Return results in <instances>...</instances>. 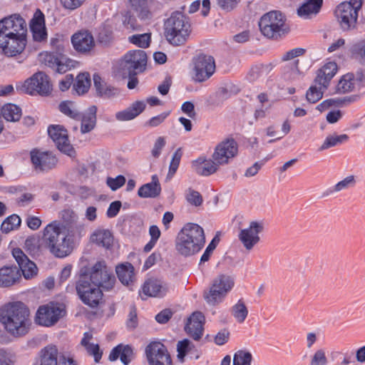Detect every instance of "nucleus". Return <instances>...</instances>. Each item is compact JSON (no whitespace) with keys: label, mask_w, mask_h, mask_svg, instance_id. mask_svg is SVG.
<instances>
[{"label":"nucleus","mask_w":365,"mask_h":365,"mask_svg":"<svg viewBox=\"0 0 365 365\" xmlns=\"http://www.w3.org/2000/svg\"><path fill=\"white\" fill-rule=\"evenodd\" d=\"M61 217L63 223V225H61L62 230L70 236L80 238L84 232V227L78 222L77 214L71 209H66L61 212Z\"/></svg>","instance_id":"nucleus-20"},{"label":"nucleus","mask_w":365,"mask_h":365,"mask_svg":"<svg viewBox=\"0 0 365 365\" xmlns=\"http://www.w3.org/2000/svg\"><path fill=\"white\" fill-rule=\"evenodd\" d=\"M24 87L31 95L48 96L52 90L48 76L43 72H38L27 79Z\"/></svg>","instance_id":"nucleus-14"},{"label":"nucleus","mask_w":365,"mask_h":365,"mask_svg":"<svg viewBox=\"0 0 365 365\" xmlns=\"http://www.w3.org/2000/svg\"><path fill=\"white\" fill-rule=\"evenodd\" d=\"M334 106L340 108V103L339 98H328L320 103L316 108L320 112H323L329 108Z\"/></svg>","instance_id":"nucleus-56"},{"label":"nucleus","mask_w":365,"mask_h":365,"mask_svg":"<svg viewBox=\"0 0 365 365\" xmlns=\"http://www.w3.org/2000/svg\"><path fill=\"white\" fill-rule=\"evenodd\" d=\"M134 267L129 262L120 264L115 267L118 279L125 285H129L135 279Z\"/></svg>","instance_id":"nucleus-30"},{"label":"nucleus","mask_w":365,"mask_h":365,"mask_svg":"<svg viewBox=\"0 0 365 365\" xmlns=\"http://www.w3.org/2000/svg\"><path fill=\"white\" fill-rule=\"evenodd\" d=\"M21 222V220L19 215H11L1 223V230L4 233H9L17 229L20 226Z\"/></svg>","instance_id":"nucleus-46"},{"label":"nucleus","mask_w":365,"mask_h":365,"mask_svg":"<svg viewBox=\"0 0 365 365\" xmlns=\"http://www.w3.org/2000/svg\"><path fill=\"white\" fill-rule=\"evenodd\" d=\"M286 16L280 11H269L260 18L258 25L262 34L268 39L279 41L290 31Z\"/></svg>","instance_id":"nucleus-4"},{"label":"nucleus","mask_w":365,"mask_h":365,"mask_svg":"<svg viewBox=\"0 0 365 365\" xmlns=\"http://www.w3.org/2000/svg\"><path fill=\"white\" fill-rule=\"evenodd\" d=\"M12 255L18 263L25 279H31L37 274L38 268L36 264L31 261L21 249H14Z\"/></svg>","instance_id":"nucleus-23"},{"label":"nucleus","mask_w":365,"mask_h":365,"mask_svg":"<svg viewBox=\"0 0 365 365\" xmlns=\"http://www.w3.org/2000/svg\"><path fill=\"white\" fill-rule=\"evenodd\" d=\"M26 45V36L5 35L0 34V48L8 56H15L21 53Z\"/></svg>","instance_id":"nucleus-15"},{"label":"nucleus","mask_w":365,"mask_h":365,"mask_svg":"<svg viewBox=\"0 0 365 365\" xmlns=\"http://www.w3.org/2000/svg\"><path fill=\"white\" fill-rule=\"evenodd\" d=\"M354 89V73H347L343 75L339 79L336 91L339 93H346Z\"/></svg>","instance_id":"nucleus-38"},{"label":"nucleus","mask_w":365,"mask_h":365,"mask_svg":"<svg viewBox=\"0 0 365 365\" xmlns=\"http://www.w3.org/2000/svg\"><path fill=\"white\" fill-rule=\"evenodd\" d=\"M147 54L143 50L128 51L122 59L120 69L123 77L136 76L145 69Z\"/></svg>","instance_id":"nucleus-7"},{"label":"nucleus","mask_w":365,"mask_h":365,"mask_svg":"<svg viewBox=\"0 0 365 365\" xmlns=\"http://www.w3.org/2000/svg\"><path fill=\"white\" fill-rule=\"evenodd\" d=\"M138 195L143 198L155 197L158 195V190L155 184L146 183L138 189Z\"/></svg>","instance_id":"nucleus-50"},{"label":"nucleus","mask_w":365,"mask_h":365,"mask_svg":"<svg viewBox=\"0 0 365 365\" xmlns=\"http://www.w3.org/2000/svg\"><path fill=\"white\" fill-rule=\"evenodd\" d=\"M324 0H306L297 10L299 16L317 14L323 5Z\"/></svg>","instance_id":"nucleus-33"},{"label":"nucleus","mask_w":365,"mask_h":365,"mask_svg":"<svg viewBox=\"0 0 365 365\" xmlns=\"http://www.w3.org/2000/svg\"><path fill=\"white\" fill-rule=\"evenodd\" d=\"M58 351L56 346L48 345L40 352L39 365H58Z\"/></svg>","instance_id":"nucleus-32"},{"label":"nucleus","mask_w":365,"mask_h":365,"mask_svg":"<svg viewBox=\"0 0 365 365\" xmlns=\"http://www.w3.org/2000/svg\"><path fill=\"white\" fill-rule=\"evenodd\" d=\"M192 168L195 173L202 176H210L217 170V165L211 160H207L203 157H199L192 162Z\"/></svg>","instance_id":"nucleus-29"},{"label":"nucleus","mask_w":365,"mask_h":365,"mask_svg":"<svg viewBox=\"0 0 365 365\" xmlns=\"http://www.w3.org/2000/svg\"><path fill=\"white\" fill-rule=\"evenodd\" d=\"M48 133L59 150L68 155H71L73 147L68 140V132L62 125H50Z\"/></svg>","instance_id":"nucleus-18"},{"label":"nucleus","mask_w":365,"mask_h":365,"mask_svg":"<svg viewBox=\"0 0 365 365\" xmlns=\"http://www.w3.org/2000/svg\"><path fill=\"white\" fill-rule=\"evenodd\" d=\"M252 359L250 351L240 349L234 354L232 365H251Z\"/></svg>","instance_id":"nucleus-45"},{"label":"nucleus","mask_w":365,"mask_h":365,"mask_svg":"<svg viewBox=\"0 0 365 365\" xmlns=\"http://www.w3.org/2000/svg\"><path fill=\"white\" fill-rule=\"evenodd\" d=\"M262 230L260 222L252 221L249 227L240 231L239 239L247 250H251L259 241V234Z\"/></svg>","instance_id":"nucleus-21"},{"label":"nucleus","mask_w":365,"mask_h":365,"mask_svg":"<svg viewBox=\"0 0 365 365\" xmlns=\"http://www.w3.org/2000/svg\"><path fill=\"white\" fill-rule=\"evenodd\" d=\"M219 242H220V238L217 235L215 236L212 239V240L210 242V243L205 248L203 254L202 255V256L200 257L199 266H200L202 264H204L210 260V257H211L213 251L216 249Z\"/></svg>","instance_id":"nucleus-49"},{"label":"nucleus","mask_w":365,"mask_h":365,"mask_svg":"<svg viewBox=\"0 0 365 365\" xmlns=\"http://www.w3.org/2000/svg\"><path fill=\"white\" fill-rule=\"evenodd\" d=\"M30 158L34 170L37 173L48 172L57 164L58 160L50 151L34 148L30 151Z\"/></svg>","instance_id":"nucleus-12"},{"label":"nucleus","mask_w":365,"mask_h":365,"mask_svg":"<svg viewBox=\"0 0 365 365\" xmlns=\"http://www.w3.org/2000/svg\"><path fill=\"white\" fill-rule=\"evenodd\" d=\"M361 7L362 0H349L336 6L334 16L343 31H349L356 28Z\"/></svg>","instance_id":"nucleus-6"},{"label":"nucleus","mask_w":365,"mask_h":365,"mask_svg":"<svg viewBox=\"0 0 365 365\" xmlns=\"http://www.w3.org/2000/svg\"><path fill=\"white\" fill-rule=\"evenodd\" d=\"M133 355V349L131 346L118 344L111 350L108 359L110 361H114L120 357L121 362L124 365H128Z\"/></svg>","instance_id":"nucleus-28"},{"label":"nucleus","mask_w":365,"mask_h":365,"mask_svg":"<svg viewBox=\"0 0 365 365\" xmlns=\"http://www.w3.org/2000/svg\"><path fill=\"white\" fill-rule=\"evenodd\" d=\"M153 0H129L131 7L135 10L138 16L143 20L149 19L152 14L148 8V4Z\"/></svg>","instance_id":"nucleus-36"},{"label":"nucleus","mask_w":365,"mask_h":365,"mask_svg":"<svg viewBox=\"0 0 365 365\" xmlns=\"http://www.w3.org/2000/svg\"><path fill=\"white\" fill-rule=\"evenodd\" d=\"M188 25H191L189 17L182 11H175L164 21V31L175 29H182L187 28Z\"/></svg>","instance_id":"nucleus-27"},{"label":"nucleus","mask_w":365,"mask_h":365,"mask_svg":"<svg viewBox=\"0 0 365 365\" xmlns=\"http://www.w3.org/2000/svg\"><path fill=\"white\" fill-rule=\"evenodd\" d=\"M238 145L236 140L232 138H226L218 143L212 154V158L218 164L227 163L230 158L237 155Z\"/></svg>","instance_id":"nucleus-17"},{"label":"nucleus","mask_w":365,"mask_h":365,"mask_svg":"<svg viewBox=\"0 0 365 365\" xmlns=\"http://www.w3.org/2000/svg\"><path fill=\"white\" fill-rule=\"evenodd\" d=\"M59 110L61 113L73 119H80L81 115L76 104L73 101H63L59 105Z\"/></svg>","instance_id":"nucleus-41"},{"label":"nucleus","mask_w":365,"mask_h":365,"mask_svg":"<svg viewBox=\"0 0 365 365\" xmlns=\"http://www.w3.org/2000/svg\"><path fill=\"white\" fill-rule=\"evenodd\" d=\"M71 42L76 51L81 53H88L95 47L93 35L88 31H80L71 37Z\"/></svg>","instance_id":"nucleus-22"},{"label":"nucleus","mask_w":365,"mask_h":365,"mask_svg":"<svg viewBox=\"0 0 365 365\" xmlns=\"http://www.w3.org/2000/svg\"><path fill=\"white\" fill-rule=\"evenodd\" d=\"M76 238L64 232L61 222L54 220L47 225L43 232V242L46 248L56 257L63 258L69 255L73 250L71 239Z\"/></svg>","instance_id":"nucleus-3"},{"label":"nucleus","mask_w":365,"mask_h":365,"mask_svg":"<svg viewBox=\"0 0 365 365\" xmlns=\"http://www.w3.org/2000/svg\"><path fill=\"white\" fill-rule=\"evenodd\" d=\"M235 285L234 278L226 274H220L214 279L208 293H205L204 298L209 304H215L221 302L226 294Z\"/></svg>","instance_id":"nucleus-9"},{"label":"nucleus","mask_w":365,"mask_h":365,"mask_svg":"<svg viewBox=\"0 0 365 365\" xmlns=\"http://www.w3.org/2000/svg\"><path fill=\"white\" fill-rule=\"evenodd\" d=\"M240 2V0H217L218 6L227 12L234 10Z\"/></svg>","instance_id":"nucleus-58"},{"label":"nucleus","mask_w":365,"mask_h":365,"mask_svg":"<svg viewBox=\"0 0 365 365\" xmlns=\"http://www.w3.org/2000/svg\"><path fill=\"white\" fill-rule=\"evenodd\" d=\"M143 292L147 297H156L160 292V284L157 279L146 281L143 287Z\"/></svg>","instance_id":"nucleus-47"},{"label":"nucleus","mask_w":365,"mask_h":365,"mask_svg":"<svg viewBox=\"0 0 365 365\" xmlns=\"http://www.w3.org/2000/svg\"><path fill=\"white\" fill-rule=\"evenodd\" d=\"M232 314L237 322L242 323L248 315V309L242 299L232 307Z\"/></svg>","instance_id":"nucleus-44"},{"label":"nucleus","mask_w":365,"mask_h":365,"mask_svg":"<svg viewBox=\"0 0 365 365\" xmlns=\"http://www.w3.org/2000/svg\"><path fill=\"white\" fill-rule=\"evenodd\" d=\"M230 334V331L226 329L220 330L215 336V343L219 346L225 344L229 340Z\"/></svg>","instance_id":"nucleus-61"},{"label":"nucleus","mask_w":365,"mask_h":365,"mask_svg":"<svg viewBox=\"0 0 365 365\" xmlns=\"http://www.w3.org/2000/svg\"><path fill=\"white\" fill-rule=\"evenodd\" d=\"M193 80L202 83L209 79L215 71V61L213 56L205 53H199L192 57Z\"/></svg>","instance_id":"nucleus-8"},{"label":"nucleus","mask_w":365,"mask_h":365,"mask_svg":"<svg viewBox=\"0 0 365 365\" xmlns=\"http://www.w3.org/2000/svg\"><path fill=\"white\" fill-rule=\"evenodd\" d=\"M86 269L88 273V281L95 284L106 290L110 289L115 282V278L109 269L105 262H97L91 268L83 267Z\"/></svg>","instance_id":"nucleus-10"},{"label":"nucleus","mask_w":365,"mask_h":365,"mask_svg":"<svg viewBox=\"0 0 365 365\" xmlns=\"http://www.w3.org/2000/svg\"><path fill=\"white\" fill-rule=\"evenodd\" d=\"M205 317L200 311L193 312L187 319L185 331L195 341H199L203 334Z\"/></svg>","instance_id":"nucleus-19"},{"label":"nucleus","mask_w":365,"mask_h":365,"mask_svg":"<svg viewBox=\"0 0 365 365\" xmlns=\"http://www.w3.org/2000/svg\"><path fill=\"white\" fill-rule=\"evenodd\" d=\"M145 354L150 365H160V342L152 341L146 349Z\"/></svg>","instance_id":"nucleus-40"},{"label":"nucleus","mask_w":365,"mask_h":365,"mask_svg":"<svg viewBox=\"0 0 365 365\" xmlns=\"http://www.w3.org/2000/svg\"><path fill=\"white\" fill-rule=\"evenodd\" d=\"M327 359L325 352L319 349L315 352L311 361V365H327Z\"/></svg>","instance_id":"nucleus-62"},{"label":"nucleus","mask_w":365,"mask_h":365,"mask_svg":"<svg viewBox=\"0 0 365 365\" xmlns=\"http://www.w3.org/2000/svg\"><path fill=\"white\" fill-rule=\"evenodd\" d=\"M93 242L106 249L111 247L113 242L112 233L108 230H98L95 231L91 237Z\"/></svg>","instance_id":"nucleus-35"},{"label":"nucleus","mask_w":365,"mask_h":365,"mask_svg":"<svg viewBox=\"0 0 365 365\" xmlns=\"http://www.w3.org/2000/svg\"><path fill=\"white\" fill-rule=\"evenodd\" d=\"M323 97V92L321 87L318 88L316 86H311L306 93V99L310 103H316Z\"/></svg>","instance_id":"nucleus-51"},{"label":"nucleus","mask_w":365,"mask_h":365,"mask_svg":"<svg viewBox=\"0 0 365 365\" xmlns=\"http://www.w3.org/2000/svg\"><path fill=\"white\" fill-rule=\"evenodd\" d=\"M193 344L188 339H183L178 342L177 351L181 355L187 354L193 347Z\"/></svg>","instance_id":"nucleus-59"},{"label":"nucleus","mask_w":365,"mask_h":365,"mask_svg":"<svg viewBox=\"0 0 365 365\" xmlns=\"http://www.w3.org/2000/svg\"><path fill=\"white\" fill-rule=\"evenodd\" d=\"M337 72V65L334 62H329L317 71L314 83L327 88L331 78Z\"/></svg>","instance_id":"nucleus-26"},{"label":"nucleus","mask_w":365,"mask_h":365,"mask_svg":"<svg viewBox=\"0 0 365 365\" xmlns=\"http://www.w3.org/2000/svg\"><path fill=\"white\" fill-rule=\"evenodd\" d=\"M306 53V49L303 48H294L286 52L282 57L283 61L292 60L296 57L304 55Z\"/></svg>","instance_id":"nucleus-60"},{"label":"nucleus","mask_w":365,"mask_h":365,"mask_svg":"<svg viewBox=\"0 0 365 365\" xmlns=\"http://www.w3.org/2000/svg\"><path fill=\"white\" fill-rule=\"evenodd\" d=\"M129 41L140 48H148L151 41L150 34H135L129 38Z\"/></svg>","instance_id":"nucleus-48"},{"label":"nucleus","mask_w":365,"mask_h":365,"mask_svg":"<svg viewBox=\"0 0 365 365\" xmlns=\"http://www.w3.org/2000/svg\"><path fill=\"white\" fill-rule=\"evenodd\" d=\"M87 351L94 356L96 362H98L102 356V352L100 351L99 346L98 344H90L83 345Z\"/></svg>","instance_id":"nucleus-63"},{"label":"nucleus","mask_w":365,"mask_h":365,"mask_svg":"<svg viewBox=\"0 0 365 365\" xmlns=\"http://www.w3.org/2000/svg\"><path fill=\"white\" fill-rule=\"evenodd\" d=\"M182 156V148H179L175 151V153H173V155L172 156V159H171V161L169 165L168 173L167 176L165 180V182L170 181L173 178L175 174L176 173V172L178 169Z\"/></svg>","instance_id":"nucleus-43"},{"label":"nucleus","mask_w":365,"mask_h":365,"mask_svg":"<svg viewBox=\"0 0 365 365\" xmlns=\"http://www.w3.org/2000/svg\"><path fill=\"white\" fill-rule=\"evenodd\" d=\"M354 83H356L359 88L365 87V70L359 69L354 73Z\"/></svg>","instance_id":"nucleus-64"},{"label":"nucleus","mask_w":365,"mask_h":365,"mask_svg":"<svg viewBox=\"0 0 365 365\" xmlns=\"http://www.w3.org/2000/svg\"><path fill=\"white\" fill-rule=\"evenodd\" d=\"M30 29L35 41L41 42L46 39L47 33L45 26L44 14L37 9L30 23Z\"/></svg>","instance_id":"nucleus-24"},{"label":"nucleus","mask_w":365,"mask_h":365,"mask_svg":"<svg viewBox=\"0 0 365 365\" xmlns=\"http://www.w3.org/2000/svg\"><path fill=\"white\" fill-rule=\"evenodd\" d=\"M0 321L11 335L24 336L28 333L31 324L30 311L21 302H9L0 309Z\"/></svg>","instance_id":"nucleus-1"},{"label":"nucleus","mask_w":365,"mask_h":365,"mask_svg":"<svg viewBox=\"0 0 365 365\" xmlns=\"http://www.w3.org/2000/svg\"><path fill=\"white\" fill-rule=\"evenodd\" d=\"M64 314L65 309L62 305L50 303L39 307L36 312L35 322L41 326L51 327L55 324Z\"/></svg>","instance_id":"nucleus-11"},{"label":"nucleus","mask_w":365,"mask_h":365,"mask_svg":"<svg viewBox=\"0 0 365 365\" xmlns=\"http://www.w3.org/2000/svg\"><path fill=\"white\" fill-rule=\"evenodd\" d=\"M1 114L7 121L16 122L21 117V109L15 104L8 103L2 107Z\"/></svg>","instance_id":"nucleus-37"},{"label":"nucleus","mask_w":365,"mask_h":365,"mask_svg":"<svg viewBox=\"0 0 365 365\" xmlns=\"http://www.w3.org/2000/svg\"><path fill=\"white\" fill-rule=\"evenodd\" d=\"M205 235L203 228L197 223L187 222L178 233L175 250L184 257H192L205 246Z\"/></svg>","instance_id":"nucleus-2"},{"label":"nucleus","mask_w":365,"mask_h":365,"mask_svg":"<svg viewBox=\"0 0 365 365\" xmlns=\"http://www.w3.org/2000/svg\"><path fill=\"white\" fill-rule=\"evenodd\" d=\"M164 31V35L167 43L174 46L184 45L188 40L192 32L191 25L187 26V28L177 29Z\"/></svg>","instance_id":"nucleus-25"},{"label":"nucleus","mask_w":365,"mask_h":365,"mask_svg":"<svg viewBox=\"0 0 365 365\" xmlns=\"http://www.w3.org/2000/svg\"><path fill=\"white\" fill-rule=\"evenodd\" d=\"M96 111L97 108L95 106H92L88 108V110L82 116L81 126L82 133H89L94 128L96 123Z\"/></svg>","instance_id":"nucleus-34"},{"label":"nucleus","mask_w":365,"mask_h":365,"mask_svg":"<svg viewBox=\"0 0 365 365\" xmlns=\"http://www.w3.org/2000/svg\"><path fill=\"white\" fill-rule=\"evenodd\" d=\"M269 159H270V158L267 157L255 163L251 167L246 170L245 176L250 178L257 175L259 170L265 165Z\"/></svg>","instance_id":"nucleus-53"},{"label":"nucleus","mask_w":365,"mask_h":365,"mask_svg":"<svg viewBox=\"0 0 365 365\" xmlns=\"http://www.w3.org/2000/svg\"><path fill=\"white\" fill-rule=\"evenodd\" d=\"M27 27L25 20L18 14L5 17L0 21V34L26 36Z\"/></svg>","instance_id":"nucleus-13"},{"label":"nucleus","mask_w":365,"mask_h":365,"mask_svg":"<svg viewBox=\"0 0 365 365\" xmlns=\"http://www.w3.org/2000/svg\"><path fill=\"white\" fill-rule=\"evenodd\" d=\"M101 287L88 281L86 269H81L76 282V290L80 299L90 307H96L102 299Z\"/></svg>","instance_id":"nucleus-5"},{"label":"nucleus","mask_w":365,"mask_h":365,"mask_svg":"<svg viewBox=\"0 0 365 365\" xmlns=\"http://www.w3.org/2000/svg\"><path fill=\"white\" fill-rule=\"evenodd\" d=\"M20 277L16 267H4L0 269V287L13 285Z\"/></svg>","instance_id":"nucleus-31"},{"label":"nucleus","mask_w":365,"mask_h":365,"mask_svg":"<svg viewBox=\"0 0 365 365\" xmlns=\"http://www.w3.org/2000/svg\"><path fill=\"white\" fill-rule=\"evenodd\" d=\"M25 248L31 255H38L40 252L39 240L35 236L29 237L25 240Z\"/></svg>","instance_id":"nucleus-52"},{"label":"nucleus","mask_w":365,"mask_h":365,"mask_svg":"<svg viewBox=\"0 0 365 365\" xmlns=\"http://www.w3.org/2000/svg\"><path fill=\"white\" fill-rule=\"evenodd\" d=\"M108 186L113 191L121 187L125 183V178L124 176L120 175L116 178H108L106 180Z\"/></svg>","instance_id":"nucleus-55"},{"label":"nucleus","mask_w":365,"mask_h":365,"mask_svg":"<svg viewBox=\"0 0 365 365\" xmlns=\"http://www.w3.org/2000/svg\"><path fill=\"white\" fill-rule=\"evenodd\" d=\"M349 140V136L346 134L341 135H329L326 137L322 145L319 148V151H322L330 148L334 147L337 145L341 144Z\"/></svg>","instance_id":"nucleus-42"},{"label":"nucleus","mask_w":365,"mask_h":365,"mask_svg":"<svg viewBox=\"0 0 365 365\" xmlns=\"http://www.w3.org/2000/svg\"><path fill=\"white\" fill-rule=\"evenodd\" d=\"M351 53L354 56L365 59V40H361L351 47Z\"/></svg>","instance_id":"nucleus-57"},{"label":"nucleus","mask_w":365,"mask_h":365,"mask_svg":"<svg viewBox=\"0 0 365 365\" xmlns=\"http://www.w3.org/2000/svg\"><path fill=\"white\" fill-rule=\"evenodd\" d=\"M186 199L191 205L196 207L200 206L203 202L201 194L191 188L189 189V193L187 195Z\"/></svg>","instance_id":"nucleus-54"},{"label":"nucleus","mask_w":365,"mask_h":365,"mask_svg":"<svg viewBox=\"0 0 365 365\" xmlns=\"http://www.w3.org/2000/svg\"><path fill=\"white\" fill-rule=\"evenodd\" d=\"M39 61L58 73H65L73 66L72 61L66 58L64 56L51 52L41 53Z\"/></svg>","instance_id":"nucleus-16"},{"label":"nucleus","mask_w":365,"mask_h":365,"mask_svg":"<svg viewBox=\"0 0 365 365\" xmlns=\"http://www.w3.org/2000/svg\"><path fill=\"white\" fill-rule=\"evenodd\" d=\"M91 86L90 76L88 73H80L76 76L73 83V89L78 95H82L88 91Z\"/></svg>","instance_id":"nucleus-39"}]
</instances>
